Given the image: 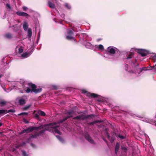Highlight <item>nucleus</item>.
<instances>
[{
  "label": "nucleus",
  "instance_id": "obj_18",
  "mask_svg": "<svg viewBox=\"0 0 156 156\" xmlns=\"http://www.w3.org/2000/svg\"><path fill=\"white\" fill-rule=\"evenodd\" d=\"M32 30L31 28H29L27 31V36L29 38H30L32 36Z\"/></svg>",
  "mask_w": 156,
  "mask_h": 156
},
{
  "label": "nucleus",
  "instance_id": "obj_5",
  "mask_svg": "<svg viewBox=\"0 0 156 156\" xmlns=\"http://www.w3.org/2000/svg\"><path fill=\"white\" fill-rule=\"evenodd\" d=\"M94 115L93 114H91L90 115H82L77 116L76 117H74L73 118L74 119H80L83 120L85 119L89 118H91L92 117L94 116Z\"/></svg>",
  "mask_w": 156,
  "mask_h": 156
},
{
  "label": "nucleus",
  "instance_id": "obj_50",
  "mask_svg": "<svg viewBox=\"0 0 156 156\" xmlns=\"http://www.w3.org/2000/svg\"><path fill=\"white\" fill-rule=\"evenodd\" d=\"M103 140L106 143H107V141L105 140L104 138H103Z\"/></svg>",
  "mask_w": 156,
  "mask_h": 156
},
{
  "label": "nucleus",
  "instance_id": "obj_40",
  "mask_svg": "<svg viewBox=\"0 0 156 156\" xmlns=\"http://www.w3.org/2000/svg\"><path fill=\"white\" fill-rule=\"evenodd\" d=\"M23 51V49L21 48L19 49V52L20 53H22Z\"/></svg>",
  "mask_w": 156,
  "mask_h": 156
},
{
  "label": "nucleus",
  "instance_id": "obj_28",
  "mask_svg": "<svg viewBox=\"0 0 156 156\" xmlns=\"http://www.w3.org/2000/svg\"><path fill=\"white\" fill-rule=\"evenodd\" d=\"M133 57V54L131 53L129 54L128 56H127L126 58V59H129L132 58Z\"/></svg>",
  "mask_w": 156,
  "mask_h": 156
},
{
  "label": "nucleus",
  "instance_id": "obj_53",
  "mask_svg": "<svg viewBox=\"0 0 156 156\" xmlns=\"http://www.w3.org/2000/svg\"><path fill=\"white\" fill-rule=\"evenodd\" d=\"M2 76V75H0V78Z\"/></svg>",
  "mask_w": 156,
  "mask_h": 156
},
{
  "label": "nucleus",
  "instance_id": "obj_37",
  "mask_svg": "<svg viewBox=\"0 0 156 156\" xmlns=\"http://www.w3.org/2000/svg\"><path fill=\"white\" fill-rule=\"evenodd\" d=\"M23 9L24 11H26L28 9V8L25 6H23Z\"/></svg>",
  "mask_w": 156,
  "mask_h": 156
},
{
  "label": "nucleus",
  "instance_id": "obj_42",
  "mask_svg": "<svg viewBox=\"0 0 156 156\" xmlns=\"http://www.w3.org/2000/svg\"><path fill=\"white\" fill-rule=\"evenodd\" d=\"M144 121L147 122H149V123L150 122V121L147 119H145V120H144Z\"/></svg>",
  "mask_w": 156,
  "mask_h": 156
},
{
  "label": "nucleus",
  "instance_id": "obj_21",
  "mask_svg": "<svg viewBox=\"0 0 156 156\" xmlns=\"http://www.w3.org/2000/svg\"><path fill=\"white\" fill-rule=\"evenodd\" d=\"M106 134L108 138L109 139V140L110 141V142L111 143L113 142L114 140V139L113 137H111V138H110V136L109 135V133H108L107 132Z\"/></svg>",
  "mask_w": 156,
  "mask_h": 156
},
{
  "label": "nucleus",
  "instance_id": "obj_16",
  "mask_svg": "<svg viewBox=\"0 0 156 156\" xmlns=\"http://www.w3.org/2000/svg\"><path fill=\"white\" fill-rule=\"evenodd\" d=\"M30 55V53L27 52L23 53L22 54L21 57L23 58H26L29 57Z\"/></svg>",
  "mask_w": 156,
  "mask_h": 156
},
{
  "label": "nucleus",
  "instance_id": "obj_26",
  "mask_svg": "<svg viewBox=\"0 0 156 156\" xmlns=\"http://www.w3.org/2000/svg\"><path fill=\"white\" fill-rule=\"evenodd\" d=\"M6 102L4 101H0V105L2 107L6 105Z\"/></svg>",
  "mask_w": 156,
  "mask_h": 156
},
{
  "label": "nucleus",
  "instance_id": "obj_7",
  "mask_svg": "<svg viewBox=\"0 0 156 156\" xmlns=\"http://www.w3.org/2000/svg\"><path fill=\"white\" fill-rule=\"evenodd\" d=\"M138 53L140 54L142 57H144L147 55L150 54V51L145 49H138Z\"/></svg>",
  "mask_w": 156,
  "mask_h": 156
},
{
  "label": "nucleus",
  "instance_id": "obj_41",
  "mask_svg": "<svg viewBox=\"0 0 156 156\" xmlns=\"http://www.w3.org/2000/svg\"><path fill=\"white\" fill-rule=\"evenodd\" d=\"M100 122V121H99V120L95 121H94V122H91L90 123V124H93L94 123L99 122Z\"/></svg>",
  "mask_w": 156,
  "mask_h": 156
},
{
  "label": "nucleus",
  "instance_id": "obj_1",
  "mask_svg": "<svg viewBox=\"0 0 156 156\" xmlns=\"http://www.w3.org/2000/svg\"><path fill=\"white\" fill-rule=\"evenodd\" d=\"M132 67L131 69H130L128 67L127 64H125L124 65L126 71L130 73H138V74L140 73L143 70H147L150 69H147L145 67L140 68L139 67V64L136 62H132L131 64ZM152 68L153 69L155 68L154 66H148L147 68Z\"/></svg>",
  "mask_w": 156,
  "mask_h": 156
},
{
  "label": "nucleus",
  "instance_id": "obj_32",
  "mask_svg": "<svg viewBox=\"0 0 156 156\" xmlns=\"http://www.w3.org/2000/svg\"><path fill=\"white\" fill-rule=\"evenodd\" d=\"M65 6L68 9H70L71 8V7L70 5L67 3H66L65 4Z\"/></svg>",
  "mask_w": 156,
  "mask_h": 156
},
{
  "label": "nucleus",
  "instance_id": "obj_54",
  "mask_svg": "<svg viewBox=\"0 0 156 156\" xmlns=\"http://www.w3.org/2000/svg\"><path fill=\"white\" fill-rule=\"evenodd\" d=\"M155 125H156V124Z\"/></svg>",
  "mask_w": 156,
  "mask_h": 156
},
{
  "label": "nucleus",
  "instance_id": "obj_24",
  "mask_svg": "<svg viewBox=\"0 0 156 156\" xmlns=\"http://www.w3.org/2000/svg\"><path fill=\"white\" fill-rule=\"evenodd\" d=\"M56 138L59 140V141L63 143L64 142L63 139L59 135L56 136Z\"/></svg>",
  "mask_w": 156,
  "mask_h": 156
},
{
  "label": "nucleus",
  "instance_id": "obj_9",
  "mask_svg": "<svg viewBox=\"0 0 156 156\" xmlns=\"http://www.w3.org/2000/svg\"><path fill=\"white\" fill-rule=\"evenodd\" d=\"M45 130H43L41 131L38 133V132H35L34 135H31L30 137V139L31 138H36L37 136H42L43 135V133L44 132Z\"/></svg>",
  "mask_w": 156,
  "mask_h": 156
},
{
  "label": "nucleus",
  "instance_id": "obj_6",
  "mask_svg": "<svg viewBox=\"0 0 156 156\" xmlns=\"http://www.w3.org/2000/svg\"><path fill=\"white\" fill-rule=\"evenodd\" d=\"M73 29L70 30L68 31L67 32V35L66 36V38L68 40L73 39L75 41V39L72 36L73 35Z\"/></svg>",
  "mask_w": 156,
  "mask_h": 156
},
{
  "label": "nucleus",
  "instance_id": "obj_29",
  "mask_svg": "<svg viewBox=\"0 0 156 156\" xmlns=\"http://www.w3.org/2000/svg\"><path fill=\"white\" fill-rule=\"evenodd\" d=\"M31 106V105H27L25 106L23 108V109L24 110H26L28 109Z\"/></svg>",
  "mask_w": 156,
  "mask_h": 156
},
{
  "label": "nucleus",
  "instance_id": "obj_3",
  "mask_svg": "<svg viewBox=\"0 0 156 156\" xmlns=\"http://www.w3.org/2000/svg\"><path fill=\"white\" fill-rule=\"evenodd\" d=\"M28 85L29 87L31 88V89H30L29 87L27 88V89L25 90V91L27 93H29L30 92H34L36 94H37L40 92L42 91V89L41 88L39 87L36 88V86L34 84L29 83Z\"/></svg>",
  "mask_w": 156,
  "mask_h": 156
},
{
  "label": "nucleus",
  "instance_id": "obj_17",
  "mask_svg": "<svg viewBox=\"0 0 156 156\" xmlns=\"http://www.w3.org/2000/svg\"><path fill=\"white\" fill-rule=\"evenodd\" d=\"M85 46L87 48L91 49L93 48L94 47V46L89 42H87L85 45Z\"/></svg>",
  "mask_w": 156,
  "mask_h": 156
},
{
  "label": "nucleus",
  "instance_id": "obj_31",
  "mask_svg": "<svg viewBox=\"0 0 156 156\" xmlns=\"http://www.w3.org/2000/svg\"><path fill=\"white\" fill-rule=\"evenodd\" d=\"M98 48L101 51H103L104 50V47L102 44H99L98 45Z\"/></svg>",
  "mask_w": 156,
  "mask_h": 156
},
{
  "label": "nucleus",
  "instance_id": "obj_25",
  "mask_svg": "<svg viewBox=\"0 0 156 156\" xmlns=\"http://www.w3.org/2000/svg\"><path fill=\"white\" fill-rule=\"evenodd\" d=\"M71 116H67L65 118H64L62 120H61L59 122V123H62L64 121H65V120H66V119L70 118V117H71Z\"/></svg>",
  "mask_w": 156,
  "mask_h": 156
},
{
  "label": "nucleus",
  "instance_id": "obj_33",
  "mask_svg": "<svg viewBox=\"0 0 156 156\" xmlns=\"http://www.w3.org/2000/svg\"><path fill=\"white\" fill-rule=\"evenodd\" d=\"M5 113V111L4 109L0 110V117L2 114Z\"/></svg>",
  "mask_w": 156,
  "mask_h": 156
},
{
  "label": "nucleus",
  "instance_id": "obj_12",
  "mask_svg": "<svg viewBox=\"0 0 156 156\" xmlns=\"http://www.w3.org/2000/svg\"><path fill=\"white\" fill-rule=\"evenodd\" d=\"M16 14L19 16H29V15L27 13L21 11H17L16 12Z\"/></svg>",
  "mask_w": 156,
  "mask_h": 156
},
{
  "label": "nucleus",
  "instance_id": "obj_49",
  "mask_svg": "<svg viewBox=\"0 0 156 156\" xmlns=\"http://www.w3.org/2000/svg\"><path fill=\"white\" fill-rule=\"evenodd\" d=\"M152 70H153V71H156V68H154L153 69H152Z\"/></svg>",
  "mask_w": 156,
  "mask_h": 156
},
{
  "label": "nucleus",
  "instance_id": "obj_14",
  "mask_svg": "<svg viewBox=\"0 0 156 156\" xmlns=\"http://www.w3.org/2000/svg\"><path fill=\"white\" fill-rule=\"evenodd\" d=\"M23 29L25 31H26L28 28L29 25L28 23L24 21L23 22Z\"/></svg>",
  "mask_w": 156,
  "mask_h": 156
},
{
  "label": "nucleus",
  "instance_id": "obj_27",
  "mask_svg": "<svg viewBox=\"0 0 156 156\" xmlns=\"http://www.w3.org/2000/svg\"><path fill=\"white\" fill-rule=\"evenodd\" d=\"M14 28L13 29V31L15 32H17L18 30V26L17 25H14L13 26Z\"/></svg>",
  "mask_w": 156,
  "mask_h": 156
},
{
  "label": "nucleus",
  "instance_id": "obj_11",
  "mask_svg": "<svg viewBox=\"0 0 156 156\" xmlns=\"http://www.w3.org/2000/svg\"><path fill=\"white\" fill-rule=\"evenodd\" d=\"M27 98L26 96H23L20 98L19 100L18 103L20 105H23L26 103V100Z\"/></svg>",
  "mask_w": 156,
  "mask_h": 156
},
{
  "label": "nucleus",
  "instance_id": "obj_36",
  "mask_svg": "<svg viewBox=\"0 0 156 156\" xmlns=\"http://www.w3.org/2000/svg\"><path fill=\"white\" fill-rule=\"evenodd\" d=\"M28 114V113L27 112H22L20 114H19V115H27Z\"/></svg>",
  "mask_w": 156,
  "mask_h": 156
},
{
  "label": "nucleus",
  "instance_id": "obj_34",
  "mask_svg": "<svg viewBox=\"0 0 156 156\" xmlns=\"http://www.w3.org/2000/svg\"><path fill=\"white\" fill-rule=\"evenodd\" d=\"M152 58L154 62H156V54H155L154 55L152 56Z\"/></svg>",
  "mask_w": 156,
  "mask_h": 156
},
{
  "label": "nucleus",
  "instance_id": "obj_15",
  "mask_svg": "<svg viewBox=\"0 0 156 156\" xmlns=\"http://www.w3.org/2000/svg\"><path fill=\"white\" fill-rule=\"evenodd\" d=\"M4 36L5 38L8 39H11L13 37L12 34L9 33L5 34Z\"/></svg>",
  "mask_w": 156,
  "mask_h": 156
},
{
  "label": "nucleus",
  "instance_id": "obj_47",
  "mask_svg": "<svg viewBox=\"0 0 156 156\" xmlns=\"http://www.w3.org/2000/svg\"><path fill=\"white\" fill-rule=\"evenodd\" d=\"M25 144V143L24 142H23L21 144V146H24Z\"/></svg>",
  "mask_w": 156,
  "mask_h": 156
},
{
  "label": "nucleus",
  "instance_id": "obj_43",
  "mask_svg": "<svg viewBox=\"0 0 156 156\" xmlns=\"http://www.w3.org/2000/svg\"><path fill=\"white\" fill-rule=\"evenodd\" d=\"M30 145L33 148H35V145L33 143H31Z\"/></svg>",
  "mask_w": 156,
  "mask_h": 156
},
{
  "label": "nucleus",
  "instance_id": "obj_39",
  "mask_svg": "<svg viewBox=\"0 0 156 156\" xmlns=\"http://www.w3.org/2000/svg\"><path fill=\"white\" fill-rule=\"evenodd\" d=\"M67 113L69 115H72L73 114V111H69L67 112Z\"/></svg>",
  "mask_w": 156,
  "mask_h": 156
},
{
  "label": "nucleus",
  "instance_id": "obj_52",
  "mask_svg": "<svg viewBox=\"0 0 156 156\" xmlns=\"http://www.w3.org/2000/svg\"><path fill=\"white\" fill-rule=\"evenodd\" d=\"M2 125V123H0V127Z\"/></svg>",
  "mask_w": 156,
  "mask_h": 156
},
{
  "label": "nucleus",
  "instance_id": "obj_4",
  "mask_svg": "<svg viewBox=\"0 0 156 156\" xmlns=\"http://www.w3.org/2000/svg\"><path fill=\"white\" fill-rule=\"evenodd\" d=\"M41 126H40L39 127H34L32 126L28 127L26 129L23 130L20 133V134H22L24 133H28L31 132L33 130L36 129H38L41 128Z\"/></svg>",
  "mask_w": 156,
  "mask_h": 156
},
{
  "label": "nucleus",
  "instance_id": "obj_51",
  "mask_svg": "<svg viewBox=\"0 0 156 156\" xmlns=\"http://www.w3.org/2000/svg\"><path fill=\"white\" fill-rule=\"evenodd\" d=\"M35 117H36V118H38L39 117V116L37 114H36L35 115Z\"/></svg>",
  "mask_w": 156,
  "mask_h": 156
},
{
  "label": "nucleus",
  "instance_id": "obj_8",
  "mask_svg": "<svg viewBox=\"0 0 156 156\" xmlns=\"http://www.w3.org/2000/svg\"><path fill=\"white\" fill-rule=\"evenodd\" d=\"M56 123L55 122L51 123L49 125L51 126V127L53 129L55 133L58 134H61V133L57 129L59 127V126L58 125H56Z\"/></svg>",
  "mask_w": 156,
  "mask_h": 156
},
{
  "label": "nucleus",
  "instance_id": "obj_48",
  "mask_svg": "<svg viewBox=\"0 0 156 156\" xmlns=\"http://www.w3.org/2000/svg\"><path fill=\"white\" fill-rule=\"evenodd\" d=\"M53 87L55 88V89H57V87L55 85H54L53 86Z\"/></svg>",
  "mask_w": 156,
  "mask_h": 156
},
{
  "label": "nucleus",
  "instance_id": "obj_30",
  "mask_svg": "<svg viewBox=\"0 0 156 156\" xmlns=\"http://www.w3.org/2000/svg\"><path fill=\"white\" fill-rule=\"evenodd\" d=\"M21 151L22 152L23 156H29L28 154H27L25 151L22 150Z\"/></svg>",
  "mask_w": 156,
  "mask_h": 156
},
{
  "label": "nucleus",
  "instance_id": "obj_19",
  "mask_svg": "<svg viewBox=\"0 0 156 156\" xmlns=\"http://www.w3.org/2000/svg\"><path fill=\"white\" fill-rule=\"evenodd\" d=\"M48 4L49 7L51 9L55 8V5L50 1L48 2Z\"/></svg>",
  "mask_w": 156,
  "mask_h": 156
},
{
  "label": "nucleus",
  "instance_id": "obj_20",
  "mask_svg": "<svg viewBox=\"0 0 156 156\" xmlns=\"http://www.w3.org/2000/svg\"><path fill=\"white\" fill-rule=\"evenodd\" d=\"M37 113L38 115L43 116H45L46 115L45 113L44 112L40 110L37 111Z\"/></svg>",
  "mask_w": 156,
  "mask_h": 156
},
{
  "label": "nucleus",
  "instance_id": "obj_13",
  "mask_svg": "<svg viewBox=\"0 0 156 156\" xmlns=\"http://www.w3.org/2000/svg\"><path fill=\"white\" fill-rule=\"evenodd\" d=\"M85 137L87 140L88 142L91 144H94V142L90 136L89 135L87 134H86L85 135Z\"/></svg>",
  "mask_w": 156,
  "mask_h": 156
},
{
  "label": "nucleus",
  "instance_id": "obj_35",
  "mask_svg": "<svg viewBox=\"0 0 156 156\" xmlns=\"http://www.w3.org/2000/svg\"><path fill=\"white\" fill-rule=\"evenodd\" d=\"M6 8L8 9H11V7L10 5L9 4H6Z\"/></svg>",
  "mask_w": 156,
  "mask_h": 156
},
{
  "label": "nucleus",
  "instance_id": "obj_22",
  "mask_svg": "<svg viewBox=\"0 0 156 156\" xmlns=\"http://www.w3.org/2000/svg\"><path fill=\"white\" fill-rule=\"evenodd\" d=\"M119 144L118 143H117L115 147V153L116 154L119 150Z\"/></svg>",
  "mask_w": 156,
  "mask_h": 156
},
{
  "label": "nucleus",
  "instance_id": "obj_45",
  "mask_svg": "<svg viewBox=\"0 0 156 156\" xmlns=\"http://www.w3.org/2000/svg\"><path fill=\"white\" fill-rule=\"evenodd\" d=\"M23 122H25L26 123H27L28 122V121L27 120H26L25 119H24L23 120Z\"/></svg>",
  "mask_w": 156,
  "mask_h": 156
},
{
  "label": "nucleus",
  "instance_id": "obj_10",
  "mask_svg": "<svg viewBox=\"0 0 156 156\" xmlns=\"http://www.w3.org/2000/svg\"><path fill=\"white\" fill-rule=\"evenodd\" d=\"M82 93L84 94L86 93V96L87 97H91L93 98H96L98 96V95L94 93H91L89 92H87V90L84 89L82 90Z\"/></svg>",
  "mask_w": 156,
  "mask_h": 156
},
{
  "label": "nucleus",
  "instance_id": "obj_23",
  "mask_svg": "<svg viewBox=\"0 0 156 156\" xmlns=\"http://www.w3.org/2000/svg\"><path fill=\"white\" fill-rule=\"evenodd\" d=\"M5 113H8L9 112H12L14 113L15 112V110L14 109H9L8 110H5Z\"/></svg>",
  "mask_w": 156,
  "mask_h": 156
},
{
  "label": "nucleus",
  "instance_id": "obj_38",
  "mask_svg": "<svg viewBox=\"0 0 156 156\" xmlns=\"http://www.w3.org/2000/svg\"><path fill=\"white\" fill-rule=\"evenodd\" d=\"M122 150L124 151L125 152H126L127 151V148L126 147H122Z\"/></svg>",
  "mask_w": 156,
  "mask_h": 156
},
{
  "label": "nucleus",
  "instance_id": "obj_2",
  "mask_svg": "<svg viewBox=\"0 0 156 156\" xmlns=\"http://www.w3.org/2000/svg\"><path fill=\"white\" fill-rule=\"evenodd\" d=\"M118 49L113 46L108 47L107 49V54H105L104 57L110 59V61H112L115 59L113 55L116 52Z\"/></svg>",
  "mask_w": 156,
  "mask_h": 156
},
{
  "label": "nucleus",
  "instance_id": "obj_46",
  "mask_svg": "<svg viewBox=\"0 0 156 156\" xmlns=\"http://www.w3.org/2000/svg\"><path fill=\"white\" fill-rule=\"evenodd\" d=\"M61 16L62 18H64L65 16V15L64 14H62L61 15Z\"/></svg>",
  "mask_w": 156,
  "mask_h": 156
},
{
  "label": "nucleus",
  "instance_id": "obj_44",
  "mask_svg": "<svg viewBox=\"0 0 156 156\" xmlns=\"http://www.w3.org/2000/svg\"><path fill=\"white\" fill-rule=\"evenodd\" d=\"M119 136L120 138L122 139H123L124 138V137L123 136L119 135Z\"/></svg>",
  "mask_w": 156,
  "mask_h": 156
}]
</instances>
